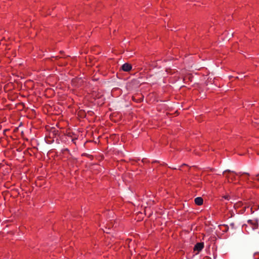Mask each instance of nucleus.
<instances>
[{"mask_svg": "<svg viewBox=\"0 0 259 259\" xmlns=\"http://www.w3.org/2000/svg\"><path fill=\"white\" fill-rule=\"evenodd\" d=\"M224 198H225V199H229V198H228V196H224Z\"/></svg>", "mask_w": 259, "mask_h": 259, "instance_id": "6", "label": "nucleus"}, {"mask_svg": "<svg viewBox=\"0 0 259 259\" xmlns=\"http://www.w3.org/2000/svg\"><path fill=\"white\" fill-rule=\"evenodd\" d=\"M243 228L246 230L247 232H249L251 228L252 230H255L258 227V222L256 220H249L247 221V224L244 225L243 226Z\"/></svg>", "mask_w": 259, "mask_h": 259, "instance_id": "1", "label": "nucleus"}, {"mask_svg": "<svg viewBox=\"0 0 259 259\" xmlns=\"http://www.w3.org/2000/svg\"><path fill=\"white\" fill-rule=\"evenodd\" d=\"M195 203L198 205H201L203 204V199L200 197H197L195 199Z\"/></svg>", "mask_w": 259, "mask_h": 259, "instance_id": "4", "label": "nucleus"}, {"mask_svg": "<svg viewBox=\"0 0 259 259\" xmlns=\"http://www.w3.org/2000/svg\"><path fill=\"white\" fill-rule=\"evenodd\" d=\"M204 247V244L203 243H197L194 246V251H196V253H198Z\"/></svg>", "mask_w": 259, "mask_h": 259, "instance_id": "2", "label": "nucleus"}, {"mask_svg": "<svg viewBox=\"0 0 259 259\" xmlns=\"http://www.w3.org/2000/svg\"><path fill=\"white\" fill-rule=\"evenodd\" d=\"M253 123L255 126H259V119H254L253 121Z\"/></svg>", "mask_w": 259, "mask_h": 259, "instance_id": "5", "label": "nucleus"}, {"mask_svg": "<svg viewBox=\"0 0 259 259\" xmlns=\"http://www.w3.org/2000/svg\"><path fill=\"white\" fill-rule=\"evenodd\" d=\"M121 68L123 71L128 72L131 70L132 66L128 63H124L122 65Z\"/></svg>", "mask_w": 259, "mask_h": 259, "instance_id": "3", "label": "nucleus"}]
</instances>
